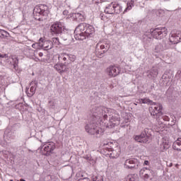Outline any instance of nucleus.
Segmentation results:
<instances>
[{
    "label": "nucleus",
    "instance_id": "1",
    "mask_svg": "<svg viewBox=\"0 0 181 181\" xmlns=\"http://www.w3.org/2000/svg\"><path fill=\"white\" fill-rule=\"evenodd\" d=\"M49 33L52 36H60L63 40H69L71 37L70 33H69V29L66 28L64 23L60 21H55L51 24Z\"/></svg>",
    "mask_w": 181,
    "mask_h": 181
},
{
    "label": "nucleus",
    "instance_id": "2",
    "mask_svg": "<svg viewBox=\"0 0 181 181\" xmlns=\"http://www.w3.org/2000/svg\"><path fill=\"white\" fill-rule=\"evenodd\" d=\"M74 37L76 40H85L91 37V25L82 23L77 25L74 30Z\"/></svg>",
    "mask_w": 181,
    "mask_h": 181
},
{
    "label": "nucleus",
    "instance_id": "3",
    "mask_svg": "<svg viewBox=\"0 0 181 181\" xmlns=\"http://www.w3.org/2000/svg\"><path fill=\"white\" fill-rule=\"evenodd\" d=\"M170 43H166L165 40H163L161 43H158L154 49V53H160L163 50H168L170 49L171 45H177L181 42V33L171 34L169 37Z\"/></svg>",
    "mask_w": 181,
    "mask_h": 181
},
{
    "label": "nucleus",
    "instance_id": "4",
    "mask_svg": "<svg viewBox=\"0 0 181 181\" xmlns=\"http://www.w3.org/2000/svg\"><path fill=\"white\" fill-rule=\"evenodd\" d=\"M59 63L54 66V69L60 74L69 71L70 69V62H69V54L62 53L59 55Z\"/></svg>",
    "mask_w": 181,
    "mask_h": 181
},
{
    "label": "nucleus",
    "instance_id": "5",
    "mask_svg": "<svg viewBox=\"0 0 181 181\" xmlns=\"http://www.w3.org/2000/svg\"><path fill=\"white\" fill-rule=\"evenodd\" d=\"M34 18L39 22L43 21V17L47 18L49 15V7L45 4L36 6L33 10Z\"/></svg>",
    "mask_w": 181,
    "mask_h": 181
},
{
    "label": "nucleus",
    "instance_id": "6",
    "mask_svg": "<svg viewBox=\"0 0 181 181\" xmlns=\"http://www.w3.org/2000/svg\"><path fill=\"white\" fill-rule=\"evenodd\" d=\"M150 32L151 33V36L158 40L164 39V37L168 36V29H166V28H157L154 30H151Z\"/></svg>",
    "mask_w": 181,
    "mask_h": 181
},
{
    "label": "nucleus",
    "instance_id": "7",
    "mask_svg": "<svg viewBox=\"0 0 181 181\" xmlns=\"http://www.w3.org/2000/svg\"><path fill=\"white\" fill-rule=\"evenodd\" d=\"M42 155L44 156H50L53 153V151L56 149V144L53 141H49L40 147Z\"/></svg>",
    "mask_w": 181,
    "mask_h": 181
},
{
    "label": "nucleus",
    "instance_id": "8",
    "mask_svg": "<svg viewBox=\"0 0 181 181\" xmlns=\"http://www.w3.org/2000/svg\"><path fill=\"white\" fill-rule=\"evenodd\" d=\"M110 49L108 42H99L95 46V54L97 57L101 58L104 57V53H107Z\"/></svg>",
    "mask_w": 181,
    "mask_h": 181
},
{
    "label": "nucleus",
    "instance_id": "9",
    "mask_svg": "<svg viewBox=\"0 0 181 181\" xmlns=\"http://www.w3.org/2000/svg\"><path fill=\"white\" fill-rule=\"evenodd\" d=\"M152 129L148 128H145L144 132H141V135L135 136L134 139L136 142H140L141 144H147L149 141V135H151Z\"/></svg>",
    "mask_w": 181,
    "mask_h": 181
},
{
    "label": "nucleus",
    "instance_id": "10",
    "mask_svg": "<svg viewBox=\"0 0 181 181\" xmlns=\"http://www.w3.org/2000/svg\"><path fill=\"white\" fill-rule=\"evenodd\" d=\"M153 106L149 107V112L151 115L156 118V120L159 119V116L162 115V105L156 104L153 105Z\"/></svg>",
    "mask_w": 181,
    "mask_h": 181
},
{
    "label": "nucleus",
    "instance_id": "11",
    "mask_svg": "<svg viewBox=\"0 0 181 181\" xmlns=\"http://www.w3.org/2000/svg\"><path fill=\"white\" fill-rule=\"evenodd\" d=\"M139 175L145 181H147L148 179L152 180V178L151 177L153 176V170L148 168H143L141 170H140Z\"/></svg>",
    "mask_w": 181,
    "mask_h": 181
},
{
    "label": "nucleus",
    "instance_id": "12",
    "mask_svg": "<svg viewBox=\"0 0 181 181\" xmlns=\"http://www.w3.org/2000/svg\"><path fill=\"white\" fill-rule=\"evenodd\" d=\"M106 73L110 77H117L121 73V68L118 66H110L106 69Z\"/></svg>",
    "mask_w": 181,
    "mask_h": 181
},
{
    "label": "nucleus",
    "instance_id": "13",
    "mask_svg": "<svg viewBox=\"0 0 181 181\" xmlns=\"http://www.w3.org/2000/svg\"><path fill=\"white\" fill-rule=\"evenodd\" d=\"M53 42L52 40H46L43 37H40L39 40V47H44L45 50H50L53 49Z\"/></svg>",
    "mask_w": 181,
    "mask_h": 181
},
{
    "label": "nucleus",
    "instance_id": "14",
    "mask_svg": "<svg viewBox=\"0 0 181 181\" xmlns=\"http://www.w3.org/2000/svg\"><path fill=\"white\" fill-rule=\"evenodd\" d=\"M138 160L136 158H129L125 160L124 168L126 169H136L138 168Z\"/></svg>",
    "mask_w": 181,
    "mask_h": 181
},
{
    "label": "nucleus",
    "instance_id": "15",
    "mask_svg": "<svg viewBox=\"0 0 181 181\" xmlns=\"http://www.w3.org/2000/svg\"><path fill=\"white\" fill-rule=\"evenodd\" d=\"M30 86H32L30 88V93H28V97H33L35 93H36V88L37 87V81H33Z\"/></svg>",
    "mask_w": 181,
    "mask_h": 181
},
{
    "label": "nucleus",
    "instance_id": "16",
    "mask_svg": "<svg viewBox=\"0 0 181 181\" xmlns=\"http://www.w3.org/2000/svg\"><path fill=\"white\" fill-rule=\"evenodd\" d=\"M15 135H16L15 132H12L9 128L6 129L4 131V136H7L10 139H15Z\"/></svg>",
    "mask_w": 181,
    "mask_h": 181
},
{
    "label": "nucleus",
    "instance_id": "17",
    "mask_svg": "<svg viewBox=\"0 0 181 181\" xmlns=\"http://www.w3.org/2000/svg\"><path fill=\"white\" fill-rule=\"evenodd\" d=\"M170 148V143L166 139H163L161 144H160V151H165Z\"/></svg>",
    "mask_w": 181,
    "mask_h": 181
},
{
    "label": "nucleus",
    "instance_id": "18",
    "mask_svg": "<svg viewBox=\"0 0 181 181\" xmlns=\"http://www.w3.org/2000/svg\"><path fill=\"white\" fill-rule=\"evenodd\" d=\"M121 153V149L117 148L115 150H112V152L110 153V158L111 159H117Z\"/></svg>",
    "mask_w": 181,
    "mask_h": 181
},
{
    "label": "nucleus",
    "instance_id": "19",
    "mask_svg": "<svg viewBox=\"0 0 181 181\" xmlns=\"http://www.w3.org/2000/svg\"><path fill=\"white\" fill-rule=\"evenodd\" d=\"M105 13L114 15V2L110 3L105 9Z\"/></svg>",
    "mask_w": 181,
    "mask_h": 181
},
{
    "label": "nucleus",
    "instance_id": "20",
    "mask_svg": "<svg viewBox=\"0 0 181 181\" xmlns=\"http://www.w3.org/2000/svg\"><path fill=\"white\" fill-rule=\"evenodd\" d=\"M113 9H114V14H119L122 12V6H121L119 4L113 3Z\"/></svg>",
    "mask_w": 181,
    "mask_h": 181
},
{
    "label": "nucleus",
    "instance_id": "21",
    "mask_svg": "<svg viewBox=\"0 0 181 181\" xmlns=\"http://www.w3.org/2000/svg\"><path fill=\"white\" fill-rule=\"evenodd\" d=\"M173 148L175 151H181V138L177 139V140L174 142Z\"/></svg>",
    "mask_w": 181,
    "mask_h": 181
},
{
    "label": "nucleus",
    "instance_id": "22",
    "mask_svg": "<svg viewBox=\"0 0 181 181\" xmlns=\"http://www.w3.org/2000/svg\"><path fill=\"white\" fill-rule=\"evenodd\" d=\"M74 18H75V21H76V22H84V16L80 13H76L75 14H74Z\"/></svg>",
    "mask_w": 181,
    "mask_h": 181
},
{
    "label": "nucleus",
    "instance_id": "23",
    "mask_svg": "<svg viewBox=\"0 0 181 181\" xmlns=\"http://www.w3.org/2000/svg\"><path fill=\"white\" fill-rule=\"evenodd\" d=\"M110 122L112 124V127H115L118 122H119V117L117 116H112L110 119Z\"/></svg>",
    "mask_w": 181,
    "mask_h": 181
},
{
    "label": "nucleus",
    "instance_id": "24",
    "mask_svg": "<svg viewBox=\"0 0 181 181\" xmlns=\"http://www.w3.org/2000/svg\"><path fill=\"white\" fill-rule=\"evenodd\" d=\"M140 103H141L142 104H149L150 105H156V103L148 98L141 99Z\"/></svg>",
    "mask_w": 181,
    "mask_h": 181
},
{
    "label": "nucleus",
    "instance_id": "25",
    "mask_svg": "<svg viewBox=\"0 0 181 181\" xmlns=\"http://www.w3.org/2000/svg\"><path fill=\"white\" fill-rule=\"evenodd\" d=\"M134 0H131V1H128L127 7L124 9V13L128 12V11H131V9H132V8H134Z\"/></svg>",
    "mask_w": 181,
    "mask_h": 181
},
{
    "label": "nucleus",
    "instance_id": "26",
    "mask_svg": "<svg viewBox=\"0 0 181 181\" xmlns=\"http://www.w3.org/2000/svg\"><path fill=\"white\" fill-rule=\"evenodd\" d=\"M48 105L52 110H54V108L57 107V103L53 100L49 101Z\"/></svg>",
    "mask_w": 181,
    "mask_h": 181
},
{
    "label": "nucleus",
    "instance_id": "27",
    "mask_svg": "<svg viewBox=\"0 0 181 181\" xmlns=\"http://www.w3.org/2000/svg\"><path fill=\"white\" fill-rule=\"evenodd\" d=\"M92 181H103V176H101L98 174L93 175Z\"/></svg>",
    "mask_w": 181,
    "mask_h": 181
},
{
    "label": "nucleus",
    "instance_id": "28",
    "mask_svg": "<svg viewBox=\"0 0 181 181\" xmlns=\"http://www.w3.org/2000/svg\"><path fill=\"white\" fill-rule=\"evenodd\" d=\"M158 69H151L150 71V75L155 78L158 76Z\"/></svg>",
    "mask_w": 181,
    "mask_h": 181
},
{
    "label": "nucleus",
    "instance_id": "29",
    "mask_svg": "<svg viewBox=\"0 0 181 181\" xmlns=\"http://www.w3.org/2000/svg\"><path fill=\"white\" fill-rule=\"evenodd\" d=\"M98 134H100V127H93L92 129V135H98Z\"/></svg>",
    "mask_w": 181,
    "mask_h": 181
},
{
    "label": "nucleus",
    "instance_id": "30",
    "mask_svg": "<svg viewBox=\"0 0 181 181\" xmlns=\"http://www.w3.org/2000/svg\"><path fill=\"white\" fill-rule=\"evenodd\" d=\"M68 60H69V62H70V65H71V63H73V62H75L76 56L73 55V54H68Z\"/></svg>",
    "mask_w": 181,
    "mask_h": 181
},
{
    "label": "nucleus",
    "instance_id": "31",
    "mask_svg": "<svg viewBox=\"0 0 181 181\" xmlns=\"http://www.w3.org/2000/svg\"><path fill=\"white\" fill-rule=\"evenodd\" d=\"M54 45H60V42L59 41V37H53L52 40L51 41Z\"/></svg>",
    "mask_w": 181,
    "mask_h": 181
},
{
    "label": "nucleus",
    "instance_id": "32",
    "mask_svg": "<svg viewBox=\"0 0 181 181\" xmlns=\"http://www.w3.org/2000/svg\"><path fill=\"white\" fill-rule=\"evenodd\" d=\"M1 33L2 37H9V33L6 32L5 30H3V31H1Z\"/></svg>",
    "mask_w": 181,
    "mask_h": 181
},
{
    "label": "nucleus",
    "instance_id": "33",
    "mask_svg": "<svg viewBox=\"0 0 181 181\" xmlns=\"http://www.w3.org/2000/svg\"><path fill=\"white\" fill-rule=\"evenodd\" d=\"M85 129L88 134H91V129L90 128V126L88 124H86L85 126Z\"/></svg>",
    "mask_w": 181,
    "mask_h": 181
},
{
    "label": "nucleus",
    "instance_id": "34",
    "mask_svg": "<svg viewBox=\"0 0 181 181\" xmlns=\"http://www.w3.org/2000/svg\"><path fill=\"white\" fill-rule=\"evenodd\" d=\"M127 181H135V177L133 175H129L127 177Z\"/></svg>",
    "mask_w": 181,
    "mask_h": 181
},
{
    "label": "nucleus",
    "instance_id": "35",
    "mask_svg": "<svg viewBox=\"0 0 181 181\" xmlns=\"http://www.w3.org/2000/svg\"><path fill=\"white\" fill-rule=\"evenodd\" d=\"M6 58H8V54H2L0 53V59H6Z\"/></svg>",
    "mask_w": 181,
    "mask_h": 181
},
{
    "label": "nucleus",
    "instance_id": "36",
    "mask_svg": "<svg viewBox=\"0 0 181 181\" xmlns=\"http://www.w3.org/2000/svg\"><path fill=\"white\" fill-rule=\"evenodd\" d=\"M38 47H39V42L32 45V47H33V49H38L39 48Z\"/></svg>",
    "mask_w": 181,
    "mask_h": 181
},
{
    "label": "nucleus",
    "instance_id": "37",
    "mask_svg": "<svg viewBox=\"0 0 181 181\" xmlns=\"http://www.w3.org/2000/svg\"><path fill=\"white\" fill-rule=\"evenodd\" d=\"M163 121H170V119L168 116L163 117Z\"/></svg>",
    "mask_w": 181,
    "mask_h": 181
},
{
    "label": "nucleus",
    "instance_id": "38",
    "mask_svg": "<svg viewBox=\"0 0 181 181\" xmlns=\"http://www.w3.org/2000/svg\"><path fill=\"white\" fill-rule=\"evenodd\" d=\"M63 15H64L65 16H67V15H69V11H67V10L64 11Z\"/></svg>",
    "mask_w": 181,
    "mask_h": 181
},
{
    "label": "nucleus",
    "instance_id": "39",
    "mask_svg": "<svg viewBox=\"0 0 181 181\" xmlns=\"http://www.w3.org/2000/svg\"><path fill=\"white\" fill-rule=\"evenodd\" d=\"M3 155H8V153H9V151H2Z\"/></svg>",
    "mask_w": 181,
    "mask_h": 181
},
{
    "label": "nucleus",
    "instance_id": "40",
    "mask_svg": "<svg viewBox=\"0 0 181 181\" xmlns=\"http://www.w3.org/2000/svg\"><path fill=\"white\" fill-rule=\"evenodd\" d=\"M78 181H90L88 178H84L83 180H79Z\"/></svg>",
    "mask_w": 181,
    "mask_h": 181
},
{
    "label": "nucleus",
    "instance_id": "41",
    "mask_svg": "<svg viewBox=\"0 0 181 181\" xmlns=\"http://www.w3.org/2000/svg\"><path fill=\"white\" fill-rule=\"evenodd\" d=\"M177 76H178V77L181 78V71L177 72Z\"/></svg>",
    "mask_w": 181,
    "mask_h": 181
},
{
    "label": "nucleus",
    "instance_id": "42",
    "mask_svg": "<svg viewBox=\"0 0 181 181\" xmlns=\"http://www.w3.org/2000/svg\"><path fill=\"white\" fill-rule=\"evenodd\" d=\"M144 165L148 166L149 165V161L148 160H145L144 161Z\"/></svg>",
    "mask_w": 181,
    "mask_h": 181
},
{
    "label": "nucleus",
    "instance_id": "43",
    "mask_svg": "<svg viewBox=\"0 0 181 181\" xmlns=\"http://www.w3.org/2000/svg\"><path fill=\"white\" fill-rule=\"evenodd\" d=\"M38 56H40V57H43V52H40Z\"/></svg>",
    "mask_w": 181,
    "mask_h": 181
},
{
    "label": "nucleus",
    "instance_id": "44",
    "mask_svg": "<svg viewBox=\"0 0 181 181\" xmlns=\"http://www.w3.org/2000/svg\"><path fill=\"white\" fill-rule=\"evenodd\" d=\"M162 78H163V79H166V78H168V75H163V76H162Z\"/></svg>",
    "mask_w": 181,
    "mask_h": 181
},
{
    "label": "nucleus",
    "instance_id": "45",
    "mask_svg": "<svg viewBox=\"0 0 181 181\" xmlns=\"http://www.w3.org/2000/svg\"><path fill=\"white\" fill-rule=\"evenodd\" d=\"M103 117H104V119H107L108 118V115H104Z\"/></svg>",
    "mask_w": 181,
    "mask_h": 181
},
{
    "label": "nucleus",
    "instance_id": "46",
    "mask_svg": "<svg viewBox=\"0 0 181 181\" xmlns=\"http://www.w3.org/2000/svg\"><path fill=\"white\" fill-rule=\"evenodd\" d=\"M2 32H3V30L0 29V37H2Z\"/></svg>",
    "mask_w": 181,
    "mask_h": 181
},
{
    "label": "nucleus",
    "instance_id": "47",
    "mask_svg": "<svg viewBox=\"0 0 181 181\" xmlns=\"http://www.w3.org/2000/svg\"><path fill=\"white\" fill-rule=\"evenodd\" d=\"M96 163V161H95V160H92V163Z\"/></svg>",
    "mask_w": 181,
    "mask_h": 181
},
{
    "label": "nucleus",
    "instance_id": "48",
    "mask_svg": "<svg viewBox=\"0 0 181 181\" xmlns=\"http://www.w3.org/2000/svg\"><path fill=\"white\" fill-rule=\"evenodd\" d=\"M20 181H25L24 179H21Z\"/></svg>",
    "mask_w": 181,
    "mask_h": 181
},
{
    "label": "nucleus",
    "instance_id": "49",
    "mask_svg": "<svg viewBox=\"0 0 181 181\" xmlns=\"http://www.w3.org/2000/svg\"><path fill=\"white\" fill-rule=\"evenodd\" d=\"M98 110H101V108H100V107H98Z\"/></svg>",
    "mask_w": 181,
    "mask_h": 181
},
{
    "label": "nucleus",
    "instance_id": "50",
    "mask_svg": "<svg viewBox=\"0 0 181 181\" xmlns=\"http://www.w3.org/2000/svg\"><path fill=\"white\" fill-rule=\"evenodd\" d=\"M170 166H172V163L170 164Z\"/></svg>",
    "mask_w": 181,
    "mask_h": 181
},
{
    "label": "nucleus",
    "instance_id": "51",
    "mask_svg": "<svg viewBox=\"0 0 181 181\" xmlns=\"http://www.w3.org/2000/svg\"><path fill=\"white\" fill-rule=\"evenodd\" d=\"M10 181H13V180H10Z\"/></svg>",
    "mask_w": 181,
    "mask_h": 181
}]
</instances>
